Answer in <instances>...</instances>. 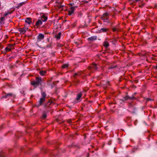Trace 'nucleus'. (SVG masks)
I'll list each match as a JSON object with an SVG mask.
<instances>
[{
    "label": "nucleus",
    "mask_w": 157,
    "mask_h": 157,
    "mask_svg": "<svg viewBox=\"0 0 157 157\" xmlns=\"http://www.w3.org/2000/svg\"><path fill=\"white\" fill-rule=\"evenodd\" d=\"M19 31L22 34H24L26 32L25 30L23 28H20L19 29Z\"/></svg>",
    "instance_id": "obj_11"
},
{
    "label": "nucleus",
    "mask_w": 157,
    "mask_h": 157,
    "mask_svg": "<svg viewBox=\"0 0 157 157\" xmlns=\"http://www.w3.org/2000/svg\"><path fill=\"white\" fill-rule=\"evenodd\" d=\"M12 95V93H9L3 96L2 98H7L8 97L11 96Z\"/></svg>",
    "instance_id": "obj_12"
},
{
    "label": "nucleus",
    "mask_w": 157,
    "mask_h": 157,
    "mask_svg": "<svg viewBox=\"0 0 157 157\" xmlns=\"http://www.w3.org/2000/svg\"><path fill=\"white\" fill-rule=\"evenodd\" d=\"M115 67H110L109 68V69H112V68H114Z\"/></svg>",
    "instance_id": "obj_26"
},
{
    "label": "nucleus",
    "mask_w": 157,
    "mask_h": 157,
    "mask_svg": "<svg viewBox=\"0 0 157 157\" xmlns=\"http://www.w3.org/2000/svg\"><path fill=\"white\" fill-rule=\"evenodd\" d=\"M47 18V17L44 15H43L41 17V19L43 21H46Z\"/></svg>",
    "instance_id": "obj_8"
},
{
    "label": "nucleus",
    "mask_w": 157,
    "mask_h": 157,
    "mask_svg": "<svg viewBox=\"0 0 157 157\" xmlns=\"http://www.w3.org/2000/svg\"><path fill=\"white\" fill-rule=\"evenodd\" d=\"M108 15V13H106L104 14L102 17V19L103 20L104 19H107V17Z\"/></svg>",
    "instance_id": "obj_13"
},
{
    "label": "nucleus",
    "mask_w": 157,
    "mask_h": 157,
    "mask_svg": "<svg viewBox=\"0 0 157 157\" xmlns=\"http://www.w3.org/2000/svg\"><path fill=\"white\" fill-rule=\"evenodd\" d=\"M42 97L40 98L39 101V104L38 105H36L37 107H39V105H41L42 103L45 101V97L46 96V94L44 92H42Z\"/></svg>",
    "instance_id": "obj_2"
},
{
    "label": "nucleus",
    "mask_w": 157,
    "mask_h": 157,
    "mask_svg": "<svg viewBox=\"0 0 157 157\" xmlns=\"http://www.w3.org/2000/svg\"><path fill=\"white\" fill-rule=\"evenodd\" d=\"M82 96V94L81 93H79V94H78V95H77V97L76 98L77 100H78L80 99V98Z\"/></svg>",
    "instance_id": "obj_14"
},
{
    "label": "nucleus",
    "mask_w": 157,
    "mask_h": 157,
    "mask_svg": "<svg viewBox=\"0 0 157 157\" xmlns=\"http://www.w3.org/2000/svg\"><path fill=\"white\" fill-rule=\"evenodd\" d=\"M75 10V8L73 7H72L68 11V14L69 15H71L73 13Z\"/></svg>",
    "instance_id": "obj_4"
},
{
    "label": "nucleus",
    "mask_w": 157,
    "mask_h": 157,
    "mask_svg": "<svg viewBox=\"0 0 157 157\" xmlns=\"http://www.w3.org/2000/svg\"><path fill=\"white\" fill-rule=\"evenodd\" d=\"M46 117V115L45 114H43L42 116V118L44 119H45Z\"/></svg>",
    "instance_id": "obj_21"
},
{
    "label": "nucleus",
    "mask_w": 157,
    "mask_h": 157,
    "mask_svg": "<svg viewBox=\"0 0 157 157\" xmlns=\"http://www.w3.org/2000/svg\"><path fill=\"white\" fill-rule=\"evenodd\" d=\"M128 99V97L127 96H125L124 98L123 99V101H124Z\"/></svg>",
    "instance_id": "obj_22"
},
{
    "label": "nucleus",
    "mask_w": 157,
    "mask_h": 157,
    "mask_svg": "<svg viewBox=\"0 0 157 157\" xmlns=\"http://www.w3.org/2000/svg\"><path fill=\"white\" fill-rule=\"evenodd\" d=\"M69 123H71V122H70V121H69Z\"/></svg>",
    "instance_id": "obj_31"
},
{
    "label": "nucleus",
    "mask_w": 157,
    "mask_h": 157,
    "mask_svg": "<svg viewBox=\"0 0 157 157\" xmlns=\"http://www.w3.org/2000/svg\"><path fill=\"white\" fill-rule=\"evenodd\" d=\"M68 65L67 64H65L63 65L62 66V68H65L67 67H68Z\"/></svg>",
    "instance_id": "obj_20"
},
{
    "label": "nucleus",
    "mask_w": 157,
    "mask_h": 157,
    "mask_svg": "<svg viewBox=\"0 0 157 157\" xmlns=\"http://www.w3.org/2000/svg\"><path fill=\"white\" fill-rule=\"evenodd\" d=\"M116 30L115 29H113V31H115Z\"/></svg>",
    "instance_id": "obj_29"
},
{
    "label": "nucleus",
    "mask_w": 157,
    "mask_h": 157,
    "mask_svg": "<svg viewBox=\"0 0 157 157\" xmlns=\"http://www.w3.org/2000/svg\"><path fill=\"white\" fill-rule=\"evenodd\" d=\"M156 68L157 69V66H156Z\"/></svg>",
    "instance_id": "obj_32"
},
{
    "label": "nucleus",
    "mask_w": 157,
    "mask_h": 157,
    "mask_svg": "<svg viewBox=\"0 0 157 157\" xmlns=\"http://www.w3.org/2000/svg\"><path fill=\"white\" fill-rule=\"evenodd\" d=\"M46 73L45 71H40V73L42 75H44Z\"/></svg>",
    "instance_id": "obj_17"
},
{
    "label": "nucleus",
    "mask_w": 157,
    "mask_h": 157,
    "mask_svg": "<svg viewBox=\"0 0 157 157\" xmlns=\"http://www.w3.org/2000/svg\"><path fill=\"white\" fill-rule=\"evenodd\" d=\"M23 4H24V3H21L20 4H21V5H22Z\"/></svg>",
    "instance_id": "obj_28"
},
{
    "label": "nucleus",
    "mask_w": 157,
    "mask_h": 157,
    "mask_svg": "<svg viewBox=\"0 0 157 157\" xmlns=\"http://www.w3.org/2000/svg\"><path fill=\"white\" fill-rule=\"evenodd\" d=\"M75 75H79L78 74L76 73L75 74Z\"/></svg>",
    "instance_id": "obj_27"
},
{
    "label": "nucleus",
    "mask_w": 157,
    "mask_h": 157,
    "mask_svg": "<svg viewBox=\"0 0 157 157\" xmlns=\"http://www.w3.org/2000/svg\"><path fill=\"white\" fill-rule=\"evenodd\" d=\"M75 43L76 44H77V42H75Z\"/></svg>",
    "instance_id": "obj_30"
},
{
    "label": "nucleus",
    "mask_w": 157,
    "mask_h": 157,
    "mask_svg": "<svg viewBox=\"0 0 157 157\" xmlns=\"http://www.w3.org/2000/svg\"><path fill=\"white\" fill-rule=\"evenodd\" d=\"M29 26V25H27V24H26L25 25L24 27L23 28L26 31L28 30V27Z\"/></svg>",
    "instance_id": "obj_18"
},
{
    "label": "nucleus",
    "mask_w": 157,
    "mask_h": 157,
    "mask_svg": "<svg viewBox=\"0 0 157 157\" xmlns=\"http://www.w3.org/2000/svg\"><path fill=\"white\" fill-rule=\"evenodd\" d=\"M5 17H4V16L3 17H2L1 18V20L2 21H4V20H5Z\"/></svg>",
    "instance_id": "obj_23"
},
{
    "label": "nucleus",
    "mask_w": 157,
    "mask_h": 157,
    "mask_svg": "<svg viewBox=\"0 0 157 157\" xmlns=\"http://www.w3.org/2000/svg\"><path fill=\"white\" fill-rule=\"evenodd\" d=\"M104 46L106 48H107L109 46V43L106 41H104Z\"/></svg>",
    "instance_id": "obj_16"
},
{
    "label": "nucleus",
    "mask_w": 157,
    "mask_h": 157,
    "mask_svg": "<svg viewBox=\"0 0 157 157\" xmlns=\"http://www.w3.org/2000/svg\"><path fill=\"white\" fill-rule=\"evenodd\" d=\"M44 38V35L43 34L39 33L36 37V41L37 42H39L43 40Z\"/></svg>",
    "instance_id": "obj_3"
},
{
    "label": "nucleus",
    "mask_w": 157,
    "mask_h": 157,
    "mask_svg": "<svg viewBox=\"0 0 157 157\" xmlns=\"http://www.w3.org/2000/svg\"><path fill=\"white\" fill-rule=\"evenodd\" d=\"M9 14V13H6L5 14L3 15L4 17H5L7 15Z\"/></svg>",
    "instance_id": "obj_24"
},
{
    "label": "nucleus",
    "mask_w": 157,
    "mask_h": 157,
    "mask_svg": "<svg viewBox=\"0 0 157 157\" xmlns=\"http://www.w3.org/2000/svg\"><path fill=\"white\" fill-rule=\"evenodd\" d=\"M42 21L41 19H38L36 23V25L37 26H40L42 24Z\"/></svg>",
    "instance_id": "obj_7"
},
{
    "label": "nucleus",
    "mask_w": 157,
    "mask_h": 157,
    "mask_svg": "<svg viewBox=\"0 0 157 157\" xmlns=\"http://www.w3.org/2000/svg\"><path fill=\"white\" fill-rule=\"evenodd\" d=\"M97 39L96 36H92L88 38V40L90 41H94Z\"/></svg>",
    "instance_id": "obj_9"
},
{
    "label": "nucleus",
    "mask_w": 157,
    "mask_h": 157,
    "mask_svg": "<svg viewBox=\"0 0 157 157\" xmlns=\"http://www.w3.org/2000/svg\"><path fill=\"white\" fill-rule=\"evenodd\" d=\"M151 100V99L150 98H147V101H149Z\"/></svg>",
    "instance_id": "obj_25"
},
{
    "label": "nucleus",
    "mask_w": 157,
    "mask_h": 157,
    "mask_svg": "<svg viewBox=\"0 0 157 157\" xmlns=\"http://www.w3.org/2000/svg\"><path fill=\"white\" fill-rule=\"evenodd\" d=\"M25 22L27 24V25H29L32 23L31 19L30 18H27L25 20Z\"/></svg>",
    "instance_id": "obj_5"
},
{
    "label": "nucleus",
    "mask_w": 157,
    "mask_h": 157,
    "mask_svg": "<svg viewBox=\"0 0 157 157\" xmlns=\"http://www.w3.org/2000/svg\"><path fill=\"white\" fill-rule=\"evenodd\" d=\"M41 78L36 77V81H33L31 82V83L32 85L36 87L39 85L40 83H41Z\"/></svg>",
    "instance_id": "obj_1"
},
{
    "label": "nucleus",
    "mask_w": 157,
    "mask_h": 157,
    "mask_svg": "<svg viewBox=\"0 0 157 157\" xmlns=\"http://www.w3.org/2000/svg\"><path fill=\"white\" fill-rule=\"evenodd\" d=\"M136 0L137 2L138 1V0Z\"/></svg>",
    "instance_id": "obj_33"
},
{
    "label": "nucleus",
    "mask_w": 157,
    "mask_h": 157,
    "mask_svg": "<svg viewBox=\"0 0 157 157\" xmlns=\"http://www.w3.org/2000/svg\"><path fill=\"white\" fill-rule=\"evenodd\" d=\"M94 69L95 70H97V65L95 63H93L91 66L90 67V70H92V69Z\"/></svg>",
    "instance_id": "obj_6"
},
{
    "label": "nucleus",
    "mask_w": 157,
    "mask_h": 157,
    "mask_svg": "<svg viewBox=\"0 0 157 157\" xmlns=\"http://www.w3.org/2000/svg\"><path fill=\"white\" fill-rule=\"evenodd\" d=\"M61 33H59L56 36V38L58 40L59 39L61 36Z\"/></svg>",
    "instance_id": "obj_15"
},
{
    "label": "nucleus",
    "mask_w": 157,
    "mask_h": 157,
    "mask_svg": "<svg viewBox=\"0 0 157 157\" xmlns=\"http://www.w3.org/2000/svg\"><path fill=\"white\" fill-rule=\"evenodd\" d=\"M108 29H105V28H101V29H100V32H106L107 30Z\"/></svg>",
    "instance_id": "obj_19"
},
{
    "label": "nucleus",
    "mask_w": 157,
    "mask_h": 157,
    "mask_svg": "<svg viewBox=\"0 0 157 157\" xmlns=\"http://www.w3.org/2000/svg\"><path fill=\"white\" fill-rule=\"evenodd\" d=\"M11 45H9L7 47H6L5 48L6 51V52H8L11 51Z\"/></svg>",
    "instance_id": "obj_10"
}]
</instances>
